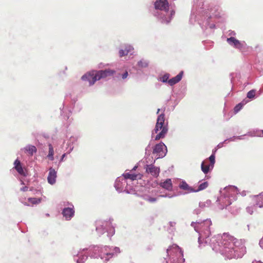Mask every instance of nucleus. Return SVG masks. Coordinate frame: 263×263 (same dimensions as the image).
<instances>
[{
    "instance_id": "obj_1",
    "label": "nucleus",
    "mask_w": 263,
    "mask_h": 263,
    "mask_svg": "<svg viewBox=\"0 0 263 263\" xmlns=\"http://www.w3.org/2000/svg\"><path fill=\"white\" fill-rule=\"evenodd\" d=\"M211 224L210 219L199 220L191 223V226L199 234V247L201 249L209 246L213 251L219 252L229 259L241 258L246 252L241 240L227 233L214 235L211 238L210 227Z\"/></svg>"
},
{
    "instance_id": "obj_2",
    "label": "nucleus",
    "mask_w": 263,
    "mask_h": 263,
    "mask_svg": "<svg viewBox=\"0 0 263 263\" xmlns=\"http://www.w3.org/2000/svg\"><path fill=\"white\" fill-rule=\"evenodd\" d=\"M219 16V7L212 3L211 0H194L189 21L191 24L198 22L204 30L208 27L215 28V24L211 22L214 17Z\"/></svg>"
},
{
    "instance_id": "obj_3",
    "label": "nucleus",
    "mask_w": 263,
    "mask_h": 263,
    "mask_svg": "<svg viewBox=\"0 0 263 263\" xmlns=\"http://www.w3.org/2000/svg\"><path fill=\"white\" fill-rule=\"evenodd\" d=\"M154 9L152 13L161 23L168 24L174 17L175 12L170 9L167 0H156L154 3Z\"/></svg>"
},
{
    "instance_id": "obj_4",
    "label": "nucleus",
    "mask_w": 263,
    "mask_h": 263,
    "mask_svg": "<svg viewBox=\"0 0 263 263\" xmlns=\"http://www.w3.org/2000/svg\"><path fill=\"white\" fill-rule=\"evenodd\" d=\"M120 252V250L118 247L96 246L89 250V255L91 258H100L103 262H106Z\"/></svg>"
},
{
    "instance_id": "obj_5",
    "label": "nucleus",
    "mask_w": 263,
    "mask_h": 263,
    "mask_svg": "<svg viewBox=\"0 0 263 263\" xmlns=\"http://www.w3.org/2000/svg\"><path fill=\"white\" fill-rule=\"evenodd\" d=\"M115 72V70L109 68L98 71L93 70L84 74L81 79L84 81H88L89 85L91 86L97 81L113 76Z\"/></svg>"
},
{
    "instance_id": "obj_6",
    "label": "nucleus",
    "mask_w": 263,
    "mask_h": 263,
    "mask_svg": "<svg viewBox=\"0 0 263 263\" xmlns=\"http://www.w3.org/2000/svg\"><path fill=\"white\" fill-rule=\"evenodd\" d=\"M166 254V257L164 258L165 263H183L185 261L182 250L176 245L167 249Z\"/></svg>"
},
{
    "instance_id": "obj_7",
    "label": "nucleus",
    "mask_w": 263,
    "mask_h": 263,
    "mask_svg": "<svg viewBox=\"0 0 263 263\" xmlns=\"http://www.w3.org/2000/svg\"><path fill=\"white\" fill-rule=\"evenodd\" d=\"M238 189L235 186H228L224 187L222 190H220V196L219 197L217 202H219L220 204L223 203V204H221L219 206V209L222 210L224 208V206L226 208L228 206V205L231 204V202L229 201L228 200H226V201H223V199L227 198H230V196H232L235 194L237 193Z\"/></svg>"
},
{
    "instance_id": "obj_8",
    "label": "nucleus",
    "mask_w": 263,
    "mask_h": 263,
    "mask_svg": "<svg viewBox=\"0 0 263 263\" xmlns=\"http://www.w3.org/2000/svg\"><path fill=\"white\" fill-rule=\"evenodd\" d=\"M165 115L163 113L159 115L157 119V123L152 133H157L159 130H161L156 137L154 138L155 140H158L165 137L168 131V128L166 126L164 125Z\"/></svg>"
},
{
    "instance_id": "obj_9",
    "label": "nucleus",
    "mask_w": 263,
    "mask_h": 263,
    "mask_svg": "<svg viewBox=\"0 0 263 263\" xmlns=\"http://www.w3.org/2000/svg\"><path fill=\"white\" fill-rule=\"evenodd\" d=\"M96 230L99 235L107 232L108 237L112 236L115 234V229L110 221L99 220L96 222Z\"/></svg>"
},
{
    "instance_id": "obj_10",
    "label": "nucleus",
    "mask_w": 263,
    "mask_h": 263,
    "mask_svg": "<svg viewBox=\"0 0 263 263\" xmlns=\"http://www.w3.org/2000/svg\"><path fill=\"white\" fill-rule=\"evenodd\" d=\"M167 152L166 146L162 142L156 144L153 149V154L155 156L156 159L164 157Z\"/></svg>"
},
{
    "instance_id": "obj_11",
    "label": "nucleus",
    "mask_w": 263,
    "mask_h": 263,
    "mask_svg": "<svg viewBox=\"0 0 263 263\" xmlns=\"http://www.w3.org/2000/svg\"><path fill=\"white\" fill-rule=\"evenodd\" d=\"M216 151L217 148L213 149L212 154L209 158V160L210 161L209 164L205 165V163H206V160H204L201 163V169L204 174H207L210 172V170L213 168L214 164L215 163V153H216Z\"/></svg>"
},
{
    "instance_id": "obj_12",
    "label": "nucleus",
    "mask_w": 263,
    "mask_h": 263,
    "mask_svg": "<svg viewBox=\"0 0 263 263\" xmlns=\"http://www.w3.org/2000/svg\"><path fill=\"white\" fill-rule=\"evenodd\" d=\"M114 186L116 191L119 193L126 192L129 193L128 190V183L125 178L120 176L115 181Z\"/></svg>"
},
{
    "instance_id": "obj_13",
    "label": "nucleus",
    "mask_w": 263,
    "mask_h": 263,
    "mask_svg": "<svg viewBox=\"0 0 263 263\" xmlns=\"http://www.w3.org/2000/svg\"><path fill=\"white\" fill-rule=\"evenodd\" d=\"M227 42L230 46L239 51H242L246 47L245 41H240L233 36L227 38Z\"/></svg>"
},
{
    "instance_id": "obj_14",
    "label": "nucleus",
    "mask_w": 263,
    "mask_h": 263,
    "mask_svg": "<svg viewBox=\"0 0 263 263\" xmlns=\"http://www.w3.org/2000/svg\"><path fill=\"white\" fill-rule=\"evenodd\" d=\"M87 249L80 250L76 254H73V259L77 263H84L88 258L85 251Z\"/></svg>"
},
{
    "instance_id": "obj_15",
    "label": "nucleus",
    "mask_w": 263,
    "mask_h": 263,
    "mask_svg": "<svg viewBox=\"0 0 263 263\" xmlns=\"http://www.w3.org/2000/svg\"><path fill=\"white\" fill-rule=\"evenodd\" d=\"M146 172L151 174L154 177H157L160 173V168L158 167L154 166L153 164H146L144 166Z\"/></svg>"
},
{
    "instance_id": "obj_16",
    "label": "nucleus",
    "mask_w": 263,
    "mask_h": 263,
    "mask_svg": "<svg viewBox=\"0 0 263 263\" xmlns=\"http://www.w3.org/2000/svg\"><path fill=\"white\" fill-rule=\"evenodd\" d=\"M74 207L69 208H63L62 214L66 220H70L74 216Z\"/></svg>"
},
{
    "instance_id": "obj_17",
    "label": "nucleus",
    "mask_w": 263,
    "mask_h": 263,
    "mask_svg": "<svg viewBox=\"0 0 263 263\" xmlns=\"http://www.w3.org/2000/svg\"><path fill=\"white\" fill-rule=\"evenodd\" d=\"M57 171L52 167H50L49 169L47 181L50 184L53 185L55 183L57 177Z\"/></svg>"
},
{
    "instance_id": "obj_18",
    "label": "nucleus",
    "mask_w": 263,
    "mask_h": 263,
    "mask_svg": "<svg viewBox=\"0 0 263 263\" xmlns=\"http://www.w3.org/2000/svg\"><path fill=\"white\" fill-rule=\"evenodd\" d=\"M21 151H24L29 156H32L37 152V149L35 146L28 144L25 147L21 148Z\"/></svg>"
},
{
    "instance_id": "obj_19",
    "label": "nucleus",
    "mask_w": 263,
    "mask_h": 263,
    "mask_svg": "<svg viewBox=\"0 0 263 263\" xmlns=\"http://www.w3.org/2000/svg\"><path fill=\"white\" fill-rule=\"evenodd\" d=\"M183 74V71H181L176 76L170 79L168 81V84L170 86H173L181 81Z\"/></svg>"
},
{
    "instance_id": "obj_20",
    "label": "nucleus",
    "mask_w": 263,
    "mask_h": 263,
    "mask_svg": "<svg viewBox=\"0 0 263 263\" xmlns=\"http://www.w3.org/2000/svg\"><path fill=\"white\" fill-rule=\"evenodd\" d=\"M14 168L17 171V172L21 175L25 176V174L23 168L21 165L20 161L16 159L14 162Z\"/></svg>"
},
{
    "instance_id": "obj_21",
    "label": "nucleus",
    "mask_w": 263,
    "mask_h": 263,
    "mask_svg": "<svg viewBox=\"0 0 263 263\" xmlns=\"http://www.w3.org/2000/svg\"><path fill=\"white\" fill-rule=\"evenodd\" d=\"M78 140V138L76 137L71 136L68 140L67 143V148L68 149L67 153H70L73 149V144Z\"/></svg>"
},
{
    "instance_id": "obj_22",
    "label": "nucleus",
    "mask_w": 263,
    "mask_h": 263,
    "mask_svg": "<svg viewBox=\"0 0 263 263\" xmlns=\"http://www.w3.org/2000/svg\"><path fill=\"white\" fill-rule=\"evenodd\" d=\"M160 185L162 188L165 189L168 191H171L172 190V182L171 179H167L163 182L160 183Z\"/></svg>"
},
{
    "instance_id": "obj_23",
    "label": "nucleus",
    "mask_w": 263,
    "mask_h": 263,
    "mask_svg": "<svg viewBox=\"0 0 263 263\" xmlns=\"http://www.w3.org/2000/svg\"><path fill=\"white\" fill-rule=\"evenodd\" d=\"M179 187L180 189L186 191L188 193H193L195 191V190H194L191 186H190L185 181H182L180 183Z\"/></svg>"
},
{
    "instance_id": "obj_24",
    "label": "nucleus",
    "mask_w": 263,
    "mask_h": 263,
    "mask_svg": "<svg viewBox=\"0 0 263 263\" xmlns=\"http://www.w3.org/2000/svg\"><path fill=\"white\" fill-rule=\"evenodd\" d=\"M256 204L258 208H263V192L255 196Z\"/></svg>"
},
{
    "instance_id": "obj_25",
    "label": "nucleus",
    "mask_w": 263,
    "mask_h": 263,
    "mask_svg": "<svg viewBox=\"0 0 263 263\" xmlns=\"http://www.w3.org/2000/svg\"><path fill=\"white\" fill-rule=\"evenodd\" d=\"M138 195L142 198H143V199L145 200L148 201L149 202L154 203L157 201V198L155 197H152L149 195H147V194L143 193L141 194H138Z\"/></svg>"
},
{
    "instance_id": "obj_26",
    "label": "nucleus",
    "mask_w": 263,
    "mask_h": 263,
    "mask_svg": "<svg viewBox=\"0 0 263 263\" xmlns=\"http://www.w3.org/2000/svg\"><path fill=\"white\" fill-rule=\"evenodd\" d=\"M138 175L135 174H130V173H125L122 174V176L124 178H125L126 180L127 179L134 181L137 179Z\"/></svg>"
},
{
    "instance_id": "obj_27",
    "label": "nucleus",
    "mask_w": 263,
    "mask_h": 263,
    "mask_svg": "<svg viewBox=\"0 0 263 263\" xmlns=\"http://www.w3.org/2000/svg\"><path fill=\"white\" fill-rule=\"evenodd\" d=\"M149 62L144 59H142L138 62L137 66L140 68H146L148 66Z\"/></svg>"
},
{
    "instance_id": "obj_28",
    "label": "nucleus",
    "mask_w": 263,
    "mask_h": 263,
    "mask_svg": "<svg viewBox=\"0 0 263 263\" xmlns=\"http://www.w3.org/2000/svg\"><path fill=\"white\" fill-rule=\"evenodd\" d=\"M211 205V201L210 200H206L205 201H201L199 203V206L200 208L204 210L205 208L210 207Z\"/></svg>"
},
{
    "instance_id": "obj_29",
    "label": "nucleus",
    "mask_w": 263,
    "mask_h": 263,
    "mask_svg": "<svg viewBox=\"0 0 263 263\" xmlns=\"http://www.w3.org/2000/svg\"><path fill=\"white\" fill-rule=\"evenodd\" d=\"M48 146H49V153H48V154L47 155V157L49 159H50V160L52 161L54 160V157H53V155H54V150H53V147L52 146V145H51V144H48Z\"/></svg>"
},
{
    "instance_id": "obj_30",
    "label": "nucleus",
    "mask_w": 263,
    "mask_h": 263,
    "mask_svg": "<svg viewBox=\"0 0 263 263\" xmlns=\"http://www.w3.org/2000/svg\"><path fill=\"white\" fill-rule=\"evenodd\" d=\"M209 185V183L208 181H204L203 182L201 183L198 187L197 190H195L194 192H197L199 191H202L205 189Z\"/></svg>"
},
{
    "instance_id": "obj_31",
    "label": "nucleus",
    "mask_w": 263,
    "mask_h": 263,
    "mask_svg": "<svg viewBox=\"0 0 263 263\" xmlns=\"http://www.w3.org/2000/svg\"><path fill=\"white\" fill-rule=\"evenodd\" d=\"M245 136H246V135L238 136H233L232 137L226 139L225 140H224L223 142L227 143V142L235 141L236 140H242L243 139V137Z\"/></svg>"
},
{
    "instance_id": "obj_32",
    "label": "nucleus",
    "mask_w": 263,
    "mask_h": 263,
    "mask_svg": "<svg viewBox=\"0 0 263 263\" xmlns=\"http://www.w3.org/2000/svg\"><path fill=\"white\" fill-rule=\"evenodd\" d=\"M246 102L242 101L237 104L234 108V112L235 114L238 112L242 108Z\"/></svg>"
},
{
    "instance_id": "obj_33",
    "label": "nucleus",
    "mask_w": 263,
    "mask_h": 263,
    "mask_svg": "<svg viewBox=\"0 0 263 263\" xmlns=\"http://www.w3.org/2000/svg\"><path fill=\"white\" fill-rule=\"evenodd\" d=\"M60 205L63 208H69L74 207L72 202L68 201H64L60 203Z\"/></svg>"
},
{
    "instance_id": "obj_34",
    "label": "nucleus",
    "mask_w": 263,
    "mask_h": 263,
    "mask_svg": "<svg viewBox=\"0 0 263 263\" xmlns=\"http://www.w3.org/2000/svg\"><path fill=\"white\" fill-rule=\"evenodd\" d=\"M122 47L125 50H126L128 54L130 53V54H133L134 51V47L133 46L129 44H125Z\"/></svg>"
},
{
    "instance_id": "obj_35",
    "label": "nucleus",
    "mask_w": 263,
    "mask_h": 263,
    "mask_svg": "<svg viewBox=\"0 0 263 263\" xmlns=\"http://www.w3.org/2000/svg\"><path fill=\"white\" fill-rule=\"evenodd\" d=\"M170 74L166 73L164 74L162 77L159 78L158 79L159 81L163 82V83H167L168 84Z\"/></svg>"
},
{
    "instance_id": "obj_36",
    "label": "nucleus",
    "mask_w": 263,
    "mask_h": 263,
    "mask_svg": "<svg viewBox=\"0 0 263 263\" xmlns=\"http://www.w3.org/2000/svg\"><path fill=\"white\" fill-rule=\"evenodd\" d=\"M258 206L256 204V203L253 205L248 206L246 208L247 212L250 214H252L254 211L256 210V208Z\"/></svg>"
},
{
    "instance_id": "obj_37",
    "label": "nucleus",
    "mask_w": 263,
    "mask_h": 263,
    "mask_svg": "<svg viewBox=\"0 0 263 263\" xmlns=\"http://www.w3.org/2000/svg\"><path fill=\"white\" fill-rule=\"evenodd\" d=\"M255 94H256V90L255 89H252V90H250L249 92H248L247 97L249 99L252 100L255 98Z\"/></svg>"
},
{
    "instance_id": "obj_38",
    "label": "nucleus",
    "mask_w": 263,
    "mask_h": 263,
    "mask_svg": "<svg viewBox=\"0 0 263 263\" xmlns=\"http://www.w3.org/2000/svg\"><path fill=\"white\" fill-rule=\"evenodd\" d=\"M28 201L33 204H38L41 202V198H29L28 199Z\"/></svg>"
},
{
    "instance_id": "obj_39",
    "label": "nucleus",
    "mask_w": 263,
    "mask_h": 263,
    "mask_svg": "<svg viewBox=\"0 0 263 263\" xmlns=\"http://www.w3.org/2000/svg\"><path fill=\"white\" fill-rule=\"evenodd\" d=\"M127 54V52H126V50H125L124 48H123V47L119 51V55L120 57H123Z\"/></svg>"
},
{
    "instance_id": "obj_40",
    "label": "nucleus",
    "mask_w": 263,
    "mask_h": 263,
    "mask_svg": "<svg viewBox=\"0 0 263 263\" xmlns=\"http://www.w3.org/2000/svg\"><path fill=\"white\" fill-rule=\"evenodd\" d=\"M175 196H176V195L174 194H165L160 195L158 197H168L169 198H173Z\"/></svg>"
},
{
    "instance_id": "obj_41",
    "label": "nucleus",
    "mask_w": 263,
    "mask_h": 263,
    "mask_svg": "<svg viewBox=\"0 0 263 263\" xmlns=\"http://www.w3.org/2000/svg\"><path fill=\"white\" fill-rule=\"evenodd\" d=\"M150 143L145 148V155L147 156H149L151 153V147L150 146Z\"/></svg>"
},
{
    "instance_id": "obj_42",
    "label": "nucleus",
    "mask_w": 263,
    "mask_h": 263,
    "mask_svg": "<svg viewBox=\"0 0 263 263\" xmlns=\"http://www.w3.org/2000/svg\"><path fill=\"white\" fill-rule=\"evenodd\" d=\"M128 76V73L127 71H125L122 75L121 77L123 80L126 79Z\"/></svg>"
},
{
    "instance_id": "obj_43",
    "label": "nucleus",
    "mask_w": 263,
    "mask_h": 263,
    "mask_svg": "<svg viewBox=\"0 0 263 263\" xmlns=\"http://www.w3.org/2000/svg\"><path fill=\"white\" fill-rule=\"evenodd\" d=\"M202 210V209H201V208H200L199 207L198 208H197V209L194 210V214H196V215H198V214H199L201 213Z\"/></svg>"
},
{
    "instance_id": "obj_44",
    "label": "nucleus",
    "mask_w": 263,
    "mask_h": 263,
    "mask_svg": "<svg viewBox=\"0 0 263 263\" xmlns=\"http://www.w3.org/2000/svg\"><path fill=\"white\" fill-rule=\"evenodd\" d=\"M239 211V209H236L235 210L233 209V210H231V212L233 214H236L237 213H238Z\"/></svg>"
},
{
    "instance_id": "obj_45",
    "label": "nucleus",
    "mask_w": 263,
    "mask_h": 263,
    "mask_svg": "<svg viewBox=\"0 0 263 263\" xmlns=\"http://www.w3.org/2000/svg\"><path fill=\"white\" fill-rule=\"evenodd\" d=\"M224 143H227V142H220L217 145V148H220L221 147H222L223 146V144Z\"/></svg>"
},
{
    "instance_id": "obj_46",
    "label": "nucleus",
    "mask_w": 263,
    "mask_h": 263,
    "mask_svg": "<svg viewBox=\"0 0 263 263\" xmlns=\"http://www.w3.org/2000/svg\"><path fill=\"white\" fill-rule=\"evenodd\" d=\"M20 190L23 192H25L28 190V187L25 186L21 188Z\"/></svg>"
},
{
    "instance_id": "obj_47",
    "label": "nucleus",
    "mask_w": 263,
    "mask_h": 263,
    "mask_svg": "<svg viewBox=\"0 0 263 263\" xmlns=\"http://www.w3.org/2000/svg\"><path fill=\"white\" fill-rule=\"evenodd\" d=\"M169 224H170V226L171 227H174V226H175V224H176V222H173V221H170V222H169Z\"/></svg>"
},
{
    "instance_id": "obj_48",
    "label": "nucleus",
    "mask_w": 263,
    "mask_h": 263,
    "mask_svg": "<svg viewBox=\"0 0 263 263\" xmlns=\"http://www.w3.org/2000/svg\"><path fill=\"white\" fill-rule=\"evenodd\" d=\"M229 35H235L236 34V33L233 31H229Z\"/></svg>"
},
{
    "instance_id": "obj_49",
    "label": "nucleus",
    "mask_w": 263,
    "mask_h": 263,
    "mask_svg": "<svg viewBox=\"0 0 263 263\" xmlns=\"http://www.w3.org/2000/svg\"><path fill=\"white\" fill-rule=\"evenodd\" d=\"M252 263H263V262L260 260H254L252 261Z\"/></svg>"
},
{
    "instance_id": "obj_50",
    "label": "nucleus",
    "mask_w": 263,
    "mask_h": 263,
    "mask_svg": "<svg viewBox=\"0 0 263 263\" xmlns=\"http://www.w3.org/2000/svg\"><path fill=\"white\" fill-rule=\"evenodd\" d=\"M65 156H66V154L65 153L62 155V157L61 158V159H60V162H62V161H63V159H64V157H65Z\"/></svg>"
},
{
    "instance_id": "obj_51",
    "label": "nucleus",
    "mask_w": 263,
    "mask_h": 263,
    "mask_svg": "<svg viewBox=\"0 0 263 263\" xmlns=\"http://www.w3.org/2000/svg\"><path fill=\"white\" fill-rule=\"evenodd\" d=\"M21 202L25 205H26V206H29V204H28L26 202H23L22 201H21Z\"/></svg>"
},
{
    "instance_id": "obj_52",
    "label": "nucleus",
    "mask_w": 263,
    "mask_h": 263,
    "mask_svg": "<svg viewBox=\"0 0 263 263\" xmlns=\"http://www.w3.org/2000/svg\"><path fill=\"white\" fill-rule=\"evenodd\" d=\"M137 168V166H135L132 169V171H135L136 168Z\"/></svg>"
},
{
    "instance_id": "obj_53",
    "label": "nucleus",
    "mask_w": 263,
    "mask_h": 263,
    "mask_svg": "<svg viewBox=\"0 0 263 263\" xmlns=\"http://www.w3.org/2000/svg\"><path fill=\"white\" fill-rule=\"evenodd\" d=\"M247 135H250L251 136H254V135H253L252 134H251L250 133H248Z\"/></svg>"
},
{
    "instance_id": "obj_54",
    "label": "nucleus",
    "mask_w": 263,
    "mask_h": 263,
    "mask_svg": "<svg viewBox=\"0 0 263 263\" xmlns=\"http://www.w3.org/2000/svg\"><path fill=\"white\" fill-rule=\"evenodd\" d=\"M63 109H64V107L63 108V109H61V115H62L63 112H64L63 111Z\"/></svg>"
},
{
    "instance_id": "obj_55",
    "label": "nucleus",
    "mask_w": 263,
    "mask_h": 263,
    "mask_svg": "<svg viewBox=\"0 0 263 263\" xmlns=\"http://www.w3.org/2000/svg\"><path fill=\"white\" fill-rule=\"evenodd\" d=\"M160 109H158L157 110V114H159V112L160 111Z\"/></svg>"
},
{
    "instance_id": "obj_56",
    "label": "nucleus",
    "mask_w": 263,
    "mask_h": 263,
    "mask_svg": "<svg viewBox=\"0 0 263 263\" xmlns=\"http://www.w3.org/2000/svg\"><path fill=\"white\" fill-rule=\"evenodd\" d=\"M143 190H144L145 192L147 191V189H146L145 187H143Z\"/></svg>"
},
{
    "instance_id": "obj_57",
    "label": "nucleus",
    "mask_w": 263,
    "mask_h": 263,
    "mask_svg": "<svg viewBox=\"0 0 263 263\" xmlns=\"http://www.w3.org/2000/svg\"><path fill=\"white\" fill-rule=\"evenodd\" d=\"M21 184H24V182H23V181H21Z\"/></svg>"
},
{
    "instance_id": "obj_58",
    "label": "nucleus",
    "mask_w": 263,
    "mask_h": 263,
    "mask_svg": "<svg viewBox=\"0 0 263 263\" xmlns=\"http://www.w3.org/2000/svg\"><path fill=\"white\" fill-rule=\"evenodd\" d=\"M247 227H248V230H249V224H248V225H247Z\"/></svg>"
},
{
    "instance_id": "obj_59",
    "label": "nucleus",
    "mask_w": 263,
    "mask_h": 263,
    "mask_svg": "<svg viewBox=\"0 0 263 263\" xmlns=\"http://www.w3.org/2000/svg\"><path fill=\"white\" fill-rule=\"evenodd\" d=\"M66 118H67V119H68V118H69V116H67L66 117Z\"/></svg>"
},
{
    "instance_id": "obj_60",
    "label": "nucleus",
    "mask_w": 263,
    "mask_h": 263,
    "mask_svg": "<svg viewBox=\"0 0 263 263\" xmlns=\"http://www.w3.org/2000/svg\"><path fill=\"white\" fill-rule=\"evenodd\" d=\"M46 215H47V216H48L49 215V214H46Z\"/></svg>"
},
{
    "instance_id": "obj_61",
    "label": "nucleus",
    "mask_w": 263,
    "mask_h": 263,
    "mask_svg": "<svg viewBox=\"0 0 263 263\" xmlns=\"http://www.w3.org/2000/svg\"><path fill=\"white\" fill-rule=\"evenodd\" d=\"M155 160H154V161H153V163H155Z\"/></svg>"
}]
</instances>
